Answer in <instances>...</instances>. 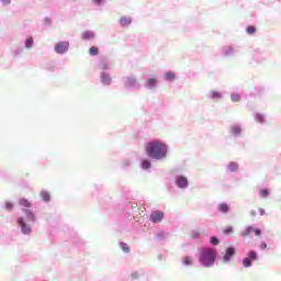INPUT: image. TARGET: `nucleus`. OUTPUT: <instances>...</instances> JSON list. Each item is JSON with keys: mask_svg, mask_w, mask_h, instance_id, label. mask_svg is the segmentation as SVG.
<instances>
[{"mask_svg": "<svg viewBox=\"0 0 281 281\" xmlns=\"http://www.w3.org/2000/svg\"><path fill=\"white\" fill-rule=\"evenodd\" d=\"M146 153L151 159H164L168 155V147L160 140H151L147 145Z\"/></svg>", "mask_w": 281, "mask_h": 281, "instance_id": "1", "label": "nucleus"}, {"mask_svg": "<svg viewBox=\"0 0 281 281\" xmlns=\"http://www.w3.org/2000/svg\"><path fill=\"white\" fill-rule=\"evenodd\" d=\"M215 260H216V250L212 248H206L201 251L200 262L204 267H212Z\"/></svg>", "mask_w": 281, "mask_h": 281, "instance_id": "2", "label": "nucleus"}, {"mask_svg": "<svg viewBox=\"0 0 281 281\" xmlns=\"http://www.w3.org/2000/svg\"><path fill=\"white\" fill-rule=\"evenodd\" d=\"M256 260H258V252L250 250L248 251L247 257L244 258L243 265L246 269H248L249 267H251V262H256Z\"/></svg>", "mask_w": 281, "mask_h": 281, "instance_id": "3", "label": "nucleus"}, {"mask_svg": "<svg viewBox=\"0 0 281 281\" xmlns=\"http://www.w3.org/2000/svg\"><path fill=\"white\" fill-rule=\"evenodd\" d=\"M69 49V42H59L55 46V52L57 54H65Z\"/></svg>", "mask_w": 281, "mask_h": 281, "instance_id": "4", "label": "nucleus"}, {"mask_svg": "<svg viewBox=\"0 0 281 281\" xmlns=\"http://www.w3.org/2000/svg\"><path fill=\"white\" fill-rule=\"evenodd\" d=\"M149 220L151 221V223H161V221H164V212L154 211L150 214Z\"/></svg>", "mask_w": 281, "mask_h": 281, "instance_id": "5", "label": "nucleus"}, {"mask_svg": "<svg viewBox=\"0 0 281 281\" xmlns=\"http://www.w3.org/2000/svg\"><path fill=\"white\" fill-rule=\"evenodd\" d=\"M235 255H236V249H234V247H228L224 255V262H229Z\"/></svg>", "mask_w": 281, "mask_h": 281, "instance_id": "6", "label": "nucleus"}, {"mask_svg": "<svg viewBox=\"0 0 281 281\" xmlns=\"http://www.w3.org/2000/svg\"><path fill=\"white\" fill-rule=\"evenodd\" d=\"M18 225L21 226V229L24 234H31L32 233V227H30L25 222L23 221V217H20L18 220Z\"/></svg>", "mask_w": 281, "mask_h": 281, "instance_id": "7", "label": "nucleus"}, {"mask_svg": "<svg viewBox=\"0 0 281 281\" xmlns=\"http://www.w3.org/2000/svg\"><path fill=\"white\" fill-rule=\"evenodd\" d=\"M178 188H188V178L179 176L176 181Z\"/></svg>", "mask_w": 281, "mask_h": 281, "instance_id": "8", "label": "nucleus"}, {"mask_svg": "<svg viewBox=\"0 0 281 281\" xmlns=\"http://www.w3.org/2000/svg\"><path fill=\"white\" fill-rule=\"evenodd\" d=\"M112 78H111V75L106 74V72H102L101 75V81L104 83V85H111L112 82Z\"/></svg>", "mask_w": 281, "mask_h": 281, "instance_id": "9", "label": "nucleus"}, {"mask_svg": "<svg viewBox=\"0 0 281 281\" xmlns=\"http://www.w3.org/2000/svg\"><path fill=\"white\" fill-rule=\"evenodd\" d=\"M120 23L123 27H126V26L131 25V23H133V20L128 16H123L120 19Z\"/></svg>", "mask_w": 281, "mask_h": 281, "instance_id": "10", "label": "nucleus"}, {"mask_svg": "<svg viewBox=\"0 0 281 281\" xmlns=\"http://www.w3.org/2000/svg\"><path fill=\"white\" fill-rule=\"evenodd\" d=\"M251 234H254V227L249 226L241 233V236L244 238H249Z\"/></svg>", "mask_w": 281, "mask_h": 281, "instance_id": "11", "label": "nucleus"}, {"mask_svg": "<svg viewBox=\"0 0 281 281\" xmlns=\"http://www.w3.org/2000/svg\"><path fill=\"white\" fill-rule=\"evenodd\" d=\"M136 82H137V79H135V77H127L125 85L126 87H135Z\"/></svg>", "mask_w": 281, "mask_h": 281, "instance_id": "12", "label": "nucleus"}, {"mask_svg": "<svg viewBox=\"0 0 281 281\" xmlns=\"http://www.w3.org/2000/svg\"><path fill=\"white\" fill-rule=\"evenodd\" d=\"M94 34L91 31H86L82 33V40L83 41H91L93 38Z\"/></svg>", "mask_w": 281, "mask_h": 281, "instance_id": "13", "label": "nucleus"}, {"mask_svg": "<svg viewBox=\"0 0 281 281\" xmlns=\"http://www.w3.org/2000/svg\"><path fill=\"white\" fill-rule=\"evenodd\" d=\"M218 210L222 214H227V212H229V205H227V203H222L218 205Z\"/></svg>", "mask_w": 281, "mask_h": 281, "instance_id": "14", "label": "nucleus"}, {"mask_svg": "<svg viewBox=\"0 0 281 281\" xmlns=\"http://www.w3.org/2000/svg\"><path fill=\"white\" fill-rule=\"evenodd\" d=\"M146 87L153 89V87H157V79L150 78L146 81Z\"/></svg>", "mask_w": 281, "mask_h": 281, "instance_id": "15", "label": "nucleus"}, {"mask_svg": "<svg viewBox=\"0 0 281 281\" xmlns=\"http://www.w3.org/2000/svg\"><path fill=\"white\" fill-rule=\"evenodd\" d=\"M26 216H27V221L34 222L35 221V216H34V212H32V210L26 209L24 210Z\"/></svg>", "mask_w": 281, "mask_h": 281, "instance_id": "16", "label": "nucleus"}, {"mask_svg": "<svg viewBox=\"0 0 281 281\" xmlns=\"http://www.w3.org/2000/svg\"><path fill=\"white\" fill-rule=\"evenodd\" d=\"M89 54L90 56H98V54H100V48H98L97 46H91L89 49Z\"/></svg>", "mask_w": 281, "mask_h": 281, "instance_id": "17", "label": "nucleus"}, {"mask_svg": "<svg viewBox=\"0 0 281 281\" xmlns=\"http://www.w3.org/2000/svg\"><path fill=\"white\" fill-rule=\"evenodd\" d=\"M231 133H232L233 135H240V126L234 125V126L231 128Z\"/></svg>", "mask_w": 281, "mask_h": 281, "instance_id": "18", "label": "nucleus"}, {"mask_svg": "<svg viewBox=\"0 0 281 281\" xmlns=\"http://www.w3.org/2000/svg\"><path fill=\"white\" fill-rule=\"evenodd\" d=\"M165 78H166V80H168L169 82H172V80H175V78H176L175 72H166V74H165Z\"/></svg>", "mask_w": 281, "mask_h": 281, "instance_id": "19", "label": "nucleus"}, {"mask_svg": "<svg viewBox=\"0 0 281 281\" xmlns=\"http://www.w3.org/2000/svg\"><path fill=\"white\" fill-rule=\"evenodd\" d=\"M20 205H22L23 207H32V203H30L27 199H21Z\"/></svg>", "mask_w": 281, "mask_h": 281, "instance_id": "20", "label": "nucleus"}, {"mask_svg": "<svg viewBox=\"0 0 281 281\" xmlns=\"http://www.w3.org/2000/svg\"><path fill=\"white\" fill-rule=\"evenodd\" d=\"M246 32H247V34H249V35L256 34V26H254V25L247 26V27H246Z\"/></svg>", "mask_w": 281, "mask_h": 281, "instance_id": "21", "label": "nucleus"}, {"mask_svg": "<svg viewBox=\"0 0 281 281\" xmlns=\"http://www.w3.org/2000/svg\"><path fill=\"white\" fill-rule=\"evenodd\" d=\"M33 45H34V38L29 37V38L26 40V42H25V47H26L27 49H30V48H32Z\"/></svg>", "mask_w": 281, "mask_h": 281, "instance_id": "22", "label": "nucleus"}, {"mask_svg": "<svg viewBox=\"0 0 281 281\" xmlns=\"http://www.w3.org/2000/svg\"><path fill=\"white\" fill-rule=\"evenodd\" d=\"M41 198L43 199V201H49L50 196H49V192L47 191H42L41 192Z\"/></svg>", "mask_w": 281, "mask_h": 281, "instance_id": "23", "label": "nucleus"}, {"mask_svg": "<svg viewBox=\"0 0 281 281\" xmlns=\"http://www.w3.org/2000/svg\"><path fill=\"white\" fill-rule=\"evenodd\" d=\"M142 168L144 170H148V168H150V160H148V159L143 160Z\"/></svg>", "mask_w": 281, "mask_h": 281, "instance_id": "24", "label": "nucleus"}, {"mask_svg": "<svg viewBox=\"0 0 281 281\" xmlns=\"http://www.w3.org/2000/svg\"><path fill=\"white\" fill-rule=\"evenodd\" d=\"M228 169L231 172H236L238 170V165L235 162H231Z\"/></svg>", "mask_w": 281, "mask_h": 281, "instance_id": "25", "label": "nucleus"}, {"mask_svg": "<svg viewBox=\"0 0 281 281\" xmlns=\"http://www.w3.org/2000/svg\"><path fill=\"white\" fill-rule=\"evenodd\" d=\"M234 233V227L228 226L226 228L223 229V234H225V236H229V234Z\"/></svg>", "mask_w": 281, "mask_h": 281, "instance_id": "26", "label": "nucleus"}, {"mask_svg": "<svg viewBox=\"0 0 281 281\" xmlns=\"http://www.w3.org/2000/svg\"><path fill=\"white\" fill-rule=\"evenodd\" d=\"M260 196L261 199H267V196H269V189H261Z\"/></svg>", "mask_w": 281, "mask_h": 281, "instance_id": "27", "label": "nucleus"}, {"mask_svg": "<svg viewBox=\"0 0 281 281\" xmlns=\"http://www.w3.org/2000/svg\"><path fill=\"white\" fill-rule=\"evenodd\" d=\"M120 247L123 251H125V254H128V251H131V248L125 243H121Z\"/></svg>", "mask_w": 281, "mask_h": 281, "instance_id": "28", "label": "nucleus"}, {"mask_svg": "<svg viewBox=\"0 0 281 281\" xmlns=\"http://www.w3.org/2000/svg\"><path fill=\"white\" fill-rule=\"evenodd\" d=\"M231 100L233 101V102H240V94H232L231 95Z\"/></svg>", "mask_w": 281, "mask_h": 281, "instance_id": "29", "label": "nucleus"}, {"mask_svg": "<svg viewBox=\"0 0 281 281\" xmlns=\"http://www.w3.org/2000/svg\"><path fill=\"white\" fill-rule=\"evenodd\" d=\"M183 265H186L187 267H190V265H192V259H190V257H184Z\"/></svg>", "mask_w": 281, "mask_h": 281, "instance_id": "30", "label": "nucleus"}, {"mask_svg": "<svg viewBox=\"0 0 281 281\" xmlns=\"http://www.w3.org/2000/svg\"><path fill=\"white\" fill-rule=\"evenodd\" d=\"M211 98H213L214 100H218L221 98V94L216 91L211 93Z\"/></svg>", "mask_w": 281, "mask_h": 281, "instance_id": "31", "label": "nucleus"}, {"mask_svg": "<svg viewBox=\"0 0 281 281\" xmlns=\"http://www.w3.org/2000/svg\"><path fill=\"white\" fill-rule=\"evenodd\" d=\"M221 243V240H218L216 237H211V245H218Z\"/></svg>", "mask_w": 281, "mask_h": 281, "instance_id": "32", "label": "nucleus"}, {"mask_svg": "<svg viewBox=\"0 0 281 281\" xmlns=\"http://www.w3.org/2000/svg\"><path fill=\"white\" fill-rule=\"evenodd\" d=\"M256 120H257L260 124H262V122H265V116H262L261 114H257V115H256Z\"/></svg>", "mask_w": 281, "mask_h": 281, "instance_id": "33", "label": "nucleus"}, {"mask_svg": "<svg viewBox=\"0 0 281 281\" xmlns=\"http://www.w3.org/2000/svg\"><path fill=\"white\" fill-rule=\"evenodd\" d=\"M252 234H255L256 236H260L262 234V231H260V228H254Z\"/></svg>", "mask_w": 281, "mask_h": 281, "instance_id": "34", "label": "nucleus"}, {"mask_svg": "<svg viewBox=\"0 0 281 281\" xmlns=\"http://www.w3.org/2000/svg\"><path fill=\"white\" fill-rule=\"evenodd\" d=\"M12 207H14V204L11 202H5V210H12Z\"/></svg>", "mask_w": 281, "mask_h": 281, "instance_id": "35", "label": "nucleus"}, {"mask_svg": "<svg viewBox=\"0 0 281 281\" xmlns=\"http://www.w3.org/2000/svg\"><path fill=\"white\" fill-rule=\"evenodd\" d=\"M267 243L265 241H261L260 245H259V249H267Z\"/></svg>", "mask_w": 281, "mask_h": 281, "instance_id": "36", "label": "nucleus"}, {"mask_svg": "<svg viewBox=\"0 0 281 281\" xmlns=\"http://www.w3.org/2000/svg\"><path fill=\"white\" fill-rule=\"evenodd\" d=\"M133 280H137L139 278V274L137 272L132 273Z\"/></svg>", "mask_w": 281, "mask_h": 281, "instance_id": "37", "label": "nucleus"}, {"mask_svg": "<svg viewBox=\"0 0 281 281\" xmlns=\"http://www.w3.org/2000/svg\"><path fill=\"white\" fill-rule=\"evenodd\" d=\"M1 1H2L3 5H10V3H11V0H1Z\"/></svg>", "mask_w": 281, "mask_h": 281, "instance_id": "38", "label": "nucleus"}, {"mask_svg": "<svg viewBox=\"0 0 281 281\" xmlns=\"http://www.w3.org/2000/svg\"><path fill=\"white\" fill-rule=\"evenodd\" d=\"M260 216H265V209H259Z\"/></svg>", "mask_w": 281, "mask_h": 281, "instance_id": "39", "label": "nucleus"}, {"mask_svg": "<svg viewBox=\"0 0 281 281\" xmlns=\"http://www.w3.org/2000/svg\"><path fill=\"white\" fill-rule=\"evenodd\" d=\"M250 215L256 216V211H251Z\"/></svg>", "mask_w": 281, "mask_h": 281, "instance_id": "40", "label": "nucleus"}]
</instances>
